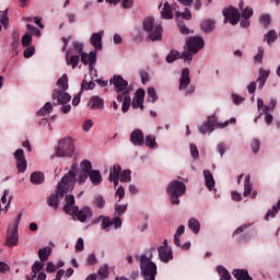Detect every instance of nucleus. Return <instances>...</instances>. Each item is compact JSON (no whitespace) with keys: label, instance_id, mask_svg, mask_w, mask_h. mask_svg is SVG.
<instances>
[{"label":"nucleus","instance_id":"f257e3e1","mask_svg":"<svg viewBox=\"0 0 280 280\" xmlns=\"http://www.w3.org/2000/svg\"><path fill=\"white\" fill-rule=\"evenodd\" d=\"M140 261V272L143 280H156L159 270L156 262L152 261V250L145 252L140 257L137 256Z\"/></svg>","mask_w":280,"mask_h":280},{"label":"nucleus","instance_id":"f03ea898","mask_svg":"<svg viewBox=\"0 0 280 280\" xmlns=\"http://www.w3.org/2000/svg\"><path fill=\"white\" fill-rule=\"evenodd\" d=\"M57 86H59V89L52 91L51 100H57V104H69V102H71V94L67 93L69 90V77L63 74L58 79Z\"/></svg>","mask_w":280,"mask_h":280},{"label":"nucleus","instance_id":"7ed1b4c3","mask_svg":"<svg viewBox=\"0 0 280 280\" xmlns=\"http://www.w3.org/2000/svg\"><path fill=\"white\" fill-rule=\"evenodd\" d=\"M188 50H185L182 55L185 62H191L194 60V54H198L205 47V39L200 36L189 37L187 39Z\"/></svg>","mask_w":280,"mask_h":280},{"label":"nucleus","instance_id":"20e7f679","mask_svg":"<svg viewBox=\"0 0 280 280\" xmlns=\"http://www.w3.org/2000/svg\"><path fill=\"white\" fill-rule=\"evenodd\" d=\"M166 191L171 196L172 205H180V199L178 198L187 191V186L185 183L175 179L168 184Z\"/></svg>","mask_w":280,"mask_h":280},{"label":"nucleus","instance_id":"39448f33","mask_svg":"<svg viewBox=\"0 0 280 280\" xmlns=\"http://www.w3.org/2000/svg\"><path fill=\"white\" fill-rule=\"evenodd\" d=\"M110 84H113L117 93V102H119V104H121V100H124V95H130V92L132 91V89L128 86V81H126L125 78L119 74H115L110 79Z\"/></svg>","mask_w":280,"mask_h":280},{"label":"nucleus","instance_id":"423d86ee","mask_svg":"<svg viewBox=\"0 0 280 280\" xmlns=\"http://www.w3.org/2000/svg\"><path fill=\"white\" fill-rule=\"evenodd\" d=\"M143 28L148 32L150 40H161L163 26L161 24H154V18H147L143 21Z\"/></svg>","mask_w":280,"mask_h":280},{"label":"nucleus","instance_id":"0eeeda50","mask_svg":"<svg viewBox=\"0 0 280 280\" xmlns=\"http://www.w3.org/2000/svg\"><path fill=\"white\" fill-rule=\"evenodd\" d=\"M21 218H23V212H20L14 221L13 226L9 225L7 231L5 244L7 246H18L19 244V224H21Z\"/></svg>","mask_w":280,"mask_h":280},{"label":"nucleus","instance_id":"6e6552de","mask_svg":"<svg viewBox=\"0 0 280 280\" xmlns=\"http://www.w3.org/2000/svg\"><path fill=\"white\" fill-rule=\"evenodd\" d=\"M237 121L235 118H231L224 124H219L215 116L208 117L207 121L199 128L201 135H207V132H213V128H226L229 124H235Z\"/></svg>","mask_w":280,"mask_h":280},{"label":"nucleus","instance_id":"1a4fd4ad","mask_svg":"<svg viewBox=\"0 0 280 280\" xmlns=\"http://www.w3.org/2000/svg\"><path fill=\"white\" fill-rule=\"evenodd\" d=\"M78 173V163L72 164L71 170L66 174L61 180L59 182V190L62 189V185H65L67 190H73L78 179L75 174Z\"/></svg>","mask_w":280,"mask_h":280},{"label":"nucleus","instance_id":"9d476101","mask_svg":"<svg viewBox=\"0 0 280 280\" xmlns=\"http://www.w3.org/2000/svg\"><path fill=\"white\" fill-rule=\"evenodd\" d=\"M75 150L73 144V139L63 138L59 140V143L56 148V156H71Z\"/></svg>","mask_w":280,"mask_h":280},{"label":"nucleus","instance_id":"9b49d317","mask_svg":"<svg viewBox=\"0 0 280 280\" xmlns=\"http://www.w3.org/2000/svg\"><path fill=\"white\" fill-rule=\"evenodd\" d=\"M59 187H60V183L57 185L56 194H51L47 199V205L49 207H54L55 209H58V198H62L65 197V194H69V191H73V190H67L65 184H62L61 189Z\"/></svg>","mask_w":280,"mask_h":280},{"label":"nucleus","instance_id":"f8f14e48","mask_svg":"<svg viewBox=\"0 0 280 280\" xmlns=\"http://www.w3.org/2000/svg\"><path fill=\"white\" fill-rule=\"evenodd\" d=\"M224 22L230 23L231 25H237L240 23L241 14L240 11L233 7L229 9H223Z\"/></svg>","mask_w":280,"mask_h":280},{"label":"nucleus","instance_id":"ddd939ff","mask_svg":"<svg viewBox=\"0 0 280 280\" xmlns=\"http://www.w3.org/2000/svg\"><path fill=\"white\" fill-rule=\"evenodd\" d=\"M89 172H91V162L88 160H84L81 163V170L79 172V176L77 178V183L79 185H84L86 180H89Z\"/></svg>","mask_w":280,"mask_h":280},{"label":"nucleus","instance_id":"4468645a","mask_svg":"<svg viewBox=\"0 0 280 280\" xmlns=\"http://www.w3.org/2000/svg\"><path fill=\"white\" fill-rule=\"evenodd\" d=\"M14 158L19 172L23 174L27 170V160L25 159V153L23 149H18L14 153Z\"/></svg>","mask_w":280,"mask_h":280},{"label":"nucleus","instance_id":"2eb2a0df","mask_svg":"<svg viewBox=\"0 0 280 280\" xmlns=\"http://www.w3.org/2000/svg\"><path fill=\"white\" fill-rule=\"evenodd\" d=\"M81 62L83 65H89L90 71L95 69V65L97 63V52L91 51L90 54L81 52Z\"/></svg>","mask_w":280,"mask_h":280},{"label":"nucleus","instance_id":"dca6fc26","mask_svg":"<svg viewBox=\"0 0 280 280\" xmlns=\"http://www.w3.org/2000/svg\"><path fill=\"white\" fill-rule=\"evenodd\" d=\"M72 215H75L80 222H86V219L91 218L93 212H91V210L86 207L80 210L78 206H74L72 209Z\"/></svg>","mask_w":280,"mask_h":280},{"label":"nucleus","instance_id":"f3484780","mask_svg":"<svg viewBox=\"0 0 280 280\" xmlns=\"http://www.w3.org/2000/svg\"><path fill=\"white\" fill-rule=\"evenodd\" d=\"M158 253H159L160 260L163 261L164 264H168L170 261H172V259H174L172 249L165 246H160L158 248Z\"/></svg>","mask_w":280,"mask_h":280},{"label":"nucleus","instance_id":"a211bd4d","mask_svg":"<svg viewBox=\"0 0 280 280\" xmlns=\"http://www.w3.org/2000/svg\"><path fill=\"white\" fill-rule=\"evenodd\" d=\"M130 141L133 145H143L145 143V135L141 129H136L130 135Z\"/></svg>","mask_w":280,"mask_h":280},{"label":"nucleus","instance_id":"6ab92c4d","mask_svg":"<svg viewBox=\"0 0 280 280\" xmlns=\"http://www.w3.org/2000/svg\"><path fill=\"white\" fill-rule=\"evenodd\" d=\"M189 84H191V78H189V68H184L179 78V91H184V89H187Z\"/></svg>","mask_w":280,"mask_h":280},{"label":"nucleus","instance_id":"aec40b11","mask_svg":"<svg viewBox=\"0 0 280 280\" xmlns=\"http://www.w3.org/2000/svg\"><path fill=\"white\" fill-rule=\"evenodd\" d=\"M102 38H104V31H100L98 33H93L90 43L97 51H102Z\"/></svg>","mask_w":280,"mask_h":280},{"label":"nucleus","instance_id":"412c9836","mask_svg":"<svg viewBox=\"0 0 280 280\" xmlns=\"http://www.w3.org/2000/svg\"><path fill=\"white\" fill-rule=\"evenodd\" d=\"M143 97H145V90L138 89L132 101V108H141L143 110Z\"/></svg>","mask_w":280,"mask_h":280},{"label":"nucleus","instance_id":"4be33fe9","mask_svg":"<svg viewBox=\"0 0 280 280\" xmlns=\"http://www.w3.org/2000/svg\"><path fill=\"white\" fill-rule=\"evenodd\" d=\"M173 10H176V4H170V2H165L161 11L162 19H165V20L174 19Z\"/></svg>","mask_w":280,"mask_h":280},{"label":"nucleus","instance_id":"5701e85b","mask_svg":"<svg viewBox=\"0 0 280 280\" xmlns=\"http://www.w3.org/2000/svg\"><path fill=\"white\" fill-rule=\"evenodd\" d=\"M89 178L92 183V185L97 186L102 185V173L97 170H93V164H91V170L89 171Z\"/></svg>","mask_w":280,"mask_h":280},{"label":"nucleus","instance_id":"b1692460","mask_svg":"<svg viewBox=\"0 0 280 280\" xmlns=\"http://www.w3.org/2000/svg\"><path fill=\"white\" fill-rule=\"evenodd\" d=\"M89 106L91 110H104V100L100 96H92Z\"/></svg>","mask_w":280,"mask_h":280},{"label":"nucleus","instance_id":"393cba45","mask_svg":"<svg viewBox=\"0 0 280 280\" xmlns=\"http://www.w3.org/2000/svg\"><path fill=\"white\" fill-rule=\"evenodd\" d=\"M205 183L209 191H213V187H215V179L213 178V174L209 170L203 171Z\"/></svg>","mask_w":280,"mask_h":280},{"label":"nucleus","instance_id":"a878e982","mask_svg":"<svg viewBox=\"0 0 280 280\" xmlns=\"http://www.w3.org/2000/svg\"><path fill=\"white\" fill-rule=\"evenodd\" d=\"M233 277H235L237 280H253V277L248 273V270L246 269H234L232 271Z\"/></svg>","mask_w":280,"mask_h":280},{"label":"nucleus","instance_id":"bb28decb","mask_svg":"<svg viewBox=\"0 0 280 280\" xmlns=\"http://www.w3.org/2000/svg\"><path fill=\"white\" fill-rule=\"evenodd\" d=\"M31 183L33 185H43L45 183V174H43L42 172L32 173Z\"/></svg>","mask_w":280,"mask_h":280},{"label":"nucleus","instance_id":"cd10ccee","mask_svg":"<svg viewBox=\"0 0 280 280\" xmlns=\"http://www.w3.org/2000/svg\"><path fill=\"white\" fill-rule=\"evenodd\" d=\"M54 112V105L47 102L38 112L37 117H47L50 113Z\"/></svg>","mask_w":280,"mask_h":280},{"label":"nucleus","instance_id":"c85d7f7f","mask_svg":"<svg viewBox=\"0 0 280 280\" xmlns=\"http://www.w3.org/2000/svg\"><path fill=\"white\" fill-rule=\"evenodd\" d=\"M202 32H206L207 34L213 32L215 30V21L213 20H206L200 25Z\"/></svg>","mask_w":280,"mask_h":280},{"label":"nucleus","instance_id":"c756f323","mask_svg":"<svg viewBox=\"0 0 280 280\" xmlns=\"http://www.w3.org/2000/svg\"><path fill=\"white\" fill-rule=\"evenodd\" d=\"M49 255H51V247H44L38 250V257L42 261V264H45L47 259H49Z\"/></svg>","mask_w":280,"mask_h":280},{"label":"nucleus","instance_id":"7c9ffc66","mask_svg":"<svg viewBox=\"0 0 280 280\" xmlns=\"http://www.w3.org/2000/svg\"><path fill=\"white\" fill-rule=\"evenodd\" d=\"M280 211V199L278 200L276 206H272L271 210H268L266 215H265V220L268 221L270 220V218H277V213H279Z\"/></svg>","mask_w":280,"mask_h":280},{"label":"nucleus","instance_id":"2f4dec72","mask_svg":"<svg viewBox=\"0 0 280 280\" xmlns=\"http://www.w3.org/2000/svg\"><path fill=\"white\" fill-rule=\"evenodd\" d=\"M121 102H122L121 112L128 113V110H130V104L132 103V98L130 97V95L125 94L122 95Z\"/></svg>","mask_w":280,"mask_h":280},{"label":"nucleus","instance_id":"473e14b6","mask_svg":"<svg viewBox=\"0 0 280 280\" xmlns=\"http://www.w3.org/2000/svg\"><path fill=\"white\" fill-rule=\"evenodd\" d=\"M45 268V264H42L40 261H35L32 266V272H31V279L34 280L35 277H37L38 272Z\"/></svg>","mask_w":280,"mask_h":280},{"label":"nucleus","instance_id":"72a5a7b5","mask_svg":"<svg viewBox=\"0 0 280 280\" xmlns=\"http://www.w3.org/2000/svg\"><path fill=\"white\" fill-rule=\"evenodd\" d=\"M217 272L221 277L220 280H231V272H229L223 266H217Z\"/></svg>","mask_w":280,"mask_h":280},{"label":"nucleus","instance_id":"f704fd0d","mask_svg":"<svg viewBox=\"0 0 280 280\" xmlns=\"http://www.w3.org/2000/svg\"><path fill=\"white\" fill-rule=\"evenodd\" d=\"M188 229H190V231H192L195 234L200 233V222H198L195 218L189 219Z\"/></svg>","mask_w":280,"mask_h":280},{"label":"nucleus","instance_id":"c9c22d12","mask_svg":"<svg viewBox=\"0 0 280 280\" xmlns=\"http://www.w3.org/2000/svg\"><path fill=\"white\" fill-rule=\"evenodd\" d=\"M279 36L277 35V32L275 30L269 31L267 34L264 36V40L268 43V45H272L275 40H277Z\"/></svg>","mask_w":280,"mask_h":280},{"label":"nucleus","instance_id":"e433bc0d","mask_svg":"<svg viewBox=\"0 0 280 280\" xmlns=\"http://www.w3.org/2000/svg\"><path fill=\"white\" fill-rule=\"evenodd\" d=\"M185 233V225H179L174 235V244L175 246H180V235Z\"/></svg>","mask_w":280,"mask_h":280},{"label":"nucleus","instance_id":"4c0bfd02","mask_svg":"<svg viewBox=\"0 0 280 280\" xmlns=\"http://www.w3.org/2000/svg\"><path fill=\"white\" fill-rule=\"evenodd\" d=\"M66 62L68 66H72V69H75V67H78V65H80V55H74L72 57L69 56L66 57Z\"/></svg>","mask_w":280,"mask_h":280},{"label":"nucleus","instance_id":"58836bf2","mask_svg":"<svg viewBox=\"0 0 280 280\" xmlns=\"http://www.w3.org/2000/svg\"><path fill=\"white\" fill-rule=\"evenodd\" d=\"M0 22L2 23L4 30H8V26L10 25V18H8V9H5L4 11H0Z\"/></svg>","mask_w":280,"mask_h":280},{"label":"nucleus","instance_id":"ea45409f","mask_svg":"<svg viewBox=\"0 0 280 280\" xmlns=\"http://www.w3.org/2000/svg\"><path fill=\"white\" fill-rule=\"evenodd\" d=\"M253 191V184H250V175H247L245 177V184H244V196H248Z\"/></svg>","mask_w":280,"mask_h":280},{"label":"nucleus","instance_id":"a19ab883","mask_svg":"<svg viewBox=\"0 0 280 280\" xmlns=\"http://www.w3.org/2000/svg\"><path fill=\"white\" fill-rule=\"evenodd\" d=\"M119 176H121V166L115 164L109 173V178H119Z\"/></svg>","mask_w":280,"mask_h":280},{"label":"nucleus","instance_id":"79ce46f5","mask_svg":"<svg viewBox=\"0 0 280 280\" xmlns=\"http://www.w3.org/2000/svg\"><path fill=\"white\" fill-rule=\"evenodd\" d=\"M132 180L130 170H125L120 173V183H130Z\"/></svg>","mask_w":280,"mask_h":280},{"label":"nucleus","instance_id":"37998d69","mask_svg":"<svg viewBox=\"0 0 280 280\" xmlns=\"http://www.w3.org/2000/svg\"><path fill=\"white\" fill-rule=\"evenodd\" d=\"M147 93H148L149 102H152V104H154V102L159 100V95H156V90L154 88H149Z\"/></svg>","mask_w":280,"mask_h":280},{"label":"nucleus","instance_id":"c03bdc74","mask_svg":"<svg viewBox=\"0 0 280 280\" xmlns=\"http://www.w3.org/2000/svg\"><path fill=\"white\" fill-rule=\"evenodd\" d=\"M98 277L101 280L108 279V265L100 267Z\"/></svg>","mask_w":280,"mask_h":280},{"label":"nucleus","instance_id":"a18cd8bd","mask_svg":"<svg viewBox=\"0 0 280 280\" xmlns=\"http://www.w3.org/2000/svg\"><path fill=\"white\" fill-rule=\"evenodd\" d=\"M177 58H180V52L177 50H172L167 56H166V62L172 63L174 62Z\"/></svg>","mask_w":280,"mask_h":280},{"label":"nucleus","instance_id":"49530a36","mask_svg":"<svg viewBox=\"0 0 280 280\" xmlns=\"http://www.w3.org/2000/svg\"><path fill=\"white\" fill-rule=\"evenodd\" d=\"M92 89H95V82H93V81L86 82V80H83V82L81 84L82 93L84 91H92Z\"/></svg>","mask_w":280,"mask_h":280},{"label":"nucleus","instance_id":"de8ad7c7","mask_svg":"<svg viewBox=\"0 0 280 280\" xmlns=\"http://www.w3.org/2000/svg\"><path fill=\"white\" fill-rule=\"evenodd\" d=\"M145 147L147 148H156V138L154 136L149 135L145 137Z\"/></svg>","mask_w":280,"mask_h":280},{"label":"nucleus","instance_id":"09e8293b","mask_svg":"<svg viewBox=\"0 0 280 280\" xmlns=\"http://www.w3.org/2000/svg\"><path fill=\"white\" fill-rule=\"evenodd\" d=\"M56 103H54V106L61 105V112L63 115H68V113H71V105H68L67 103H58V100H55Z\"/></svg>","mask_w":280,"mask_h":280},{"label":"nucleus","instance_id":"8fccbe9b","mask_svg":"<svg viewBox=\"0 0 280 280\" xmlns=\"http://www.w3.org/2000/svg\"><path fill=\"white\" fill-rule=\"evenodd\" d=\"M176 16H183L185 21H191V11L188 8H185L184 12L176 11Z\"/></svg>","mask_w":280,"mask_h":280},{"label":"nucleus","instance_id":"3c124183","mask_svg":"<svg viewBox=\"0 0 280 280\" xmlns=\"http://www.w3.org/2000/svg\"><path fill=\"white\" fill-rule=\"evenodd\" d=\"M271 21H272V19L268 14H262L260 16V23H261V25H264V27H268V25H270Z\"/></svg>","mask_w":280,"mask_h":280},{"label":"nucleus","instance_id":"603ef678","mask_svg":"<svg viewBox=\"0 0 280 280\" xmlns=\"http://www.w3.org/2000/svg\"><path fill=\"white\" fill-rule=\"evenodd\" d=\"M255 62H258L259 65H261V61L264 60V47H258V52L257 55L254 57Z\"/></svg>","mask_w":280,"mask_h":280},{"label":"nucleus","instance_id":"864d4df0","mask_svg":"<svg viewBox=\"0 0 280 280\" xmlns=\"http://www.w3.org/2000/svg\"><path fill=\"white\" fill-rule=\"evenodd\" d=\"M270 112V107H265L264 108V113H265V121L268 126H270V124H272V119H275L272 117V115L268 114Z\"/></svg>","mask_w":280,"mask_h":280},{"label":"nucleus","instance_id":"5fc2aeb1","mask_svg":"<svg viewBox=\"0 0 280 280\" xmlns=\"http://www.w3.org/2000/svg\"><path fill=\"white\" fill-rule=\"evenodd\" d=\"M73 49H74L75 54H79V55L84 54L83 52L84 51V45L80 42H74L73 43Z\"/></svg>","mask_w":280,"mask_h":280},{"label":"nucleus","instance_id":"6e6d98bb","mask_svg":"<svg viewBox=\"0 0 280 280\" xmlns=\"http://www.w3.org/2000/svg\"><path fill=\"white\" fill-rule=\"evenodd\" d=\"M126 209H127V206L116 205V207H115L116 215H118V217L124 215L126 213Z\"/></svg>","mask_w":280,"mask_h":280},{"label":"nucleus","instance_id":"4d7b16f0","mask_svg":"<svg viewBox=\"0 0 280 280\" xmlns=\"http://www.w3.org/2000/svg\"><path fill=\"white\" fill-rule=\"evenodd\" d=\"M22 45L23 47H30L32 45V35H23Z\"/></svg>","mask_w":280,"mask_h":280},{"label":"nucleus","instance_id":"13d9d810","mask_svg":"<svg viewBox=\"0 0 280 280\" xmlns=\"http://www.w3.org/2000/svg\"><path fill=\"white\" fill-rule=\"evenodd\" d=\"M35 52L36 49L34 48V46H30L24 50V58H32V56H34Z\"/></svg>","mask_w":280,"mask_h":280},{"label":"nucleus","instance_id":"bf43d9fd","mask_svg":"<svg viewBox=\"0 0 280 280\" xmlns=\"http://www.w3.org/2000/svg\"><path fill=\"white\" fill-rule=\"evenodd\" d=\"M178 28H179L180 34H184L185 36H189V30L185 25V22H179L178 23Z\"/></svg>","mask_w":280,"mask_h":280},{"label":"nucleus","instance_id":"052dcab7","mask_svg":"<svg viewBox=\"0 0 280 280\" xmlns=\"http://www.w3.org/2000/svg\"><path fill=\"white\" fill-rule=\"evenodd\" d=\"M250 16H253V8L247 7L243 10L242 12V18L243 19H250Z\"/></svg>","mask_w":280,"mask_h":280},{"label":"nucleus","instance_id":"680f3d73","mask_svg":"<svg viewBox=\"0 0 280 280\" xmlns=\"http://www.w3.org/2000/svg\"><path fill=\"white\" fill-rule=\"evenodd\" d=\"M77 253H82L84 250V238L80 237L75 244Z\"/></svg>","mask_w":280,"mask_h":280},{"label":"nucleus","instance_id":"e2e57ef3","mask_svg":"<svg viewBox=\"0 0 280 280\" xmlns=\"http://www.w3.org/2000/svg\"><path fill=\"white\" fill-rule=\"evenodd\" d=\"M259 147H260L259 139H254L252 141V150H253L254 154H257V152H259Z\"/></svg>","mask_w":280,"mask_h":280},{"label":"nucleus","instance_id":"0e129e2a","mask_svg":"<svg viewBox=\"0 0 280 280\" xmlns=\"http://www.w3.org/2000/svg\"><path fill=\"white\" fill-rule=\"evenodd\" d=\"M95 205L98 207V209H104V205H106V201H104V197L97 196L95 198Z\"/></svg>","mask_w":280,"mask_h":280},{"label":"nucleus","instance_id":"69168bd1","mask_svg":"<svg viewBox=\"0 0 280 280\" xmlns=\"http://www.w3.org/2000/svg\"><path fill=\"white\" fill-rule=\"evenodd\" d=\"M190 153L192 159H198L200 156V153L198 152V147H196V144H190Z\"/></svg>","mask_w":280,"mask_h":280},{"label":"nucleus","instance_id":"338daca9","mask_svg":"<svg viewBox=\"0 0 280 280\" xmlns=\"http://www.w3.org/2000/svg\"><path fill=\"white\" fill-rule=\"evenodd\" d=\"M92 128H93V120L91 119L85 120L82 125V129L84 130V132H89V130Z\"/></svg>","mask_w":280,"mask_h":280},{"label":"nucleus","instance_id":"774afa93","mask_svg":"<svg viewBox=\"0 0 280 280\" xmlns=\"http://www.w3.org/2000/svg\"><path fill=\"white\" fill-rule=\"evenodd\" d=\"M56 270H57L56 265L51 261H48L46 265V272L51 273V272H56Z\"/></svg>","mask_w":280,"mask_h":280}]
</instances>
